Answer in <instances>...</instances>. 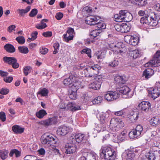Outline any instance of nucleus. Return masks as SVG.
I'll list each match as a JSON object with an SVG mask.
<instances>
[{"label": "nucleus", "instance_id": "nucleus-1", "mask_svg": "<svg viewBox=\"0 0 160 160\" xmlns=\"http://www.w3.org/2000/svg\"><path fill=\"white\" fill-rule=\"evenodd\" d=\"M83 10L84 12H86L87 13L90 15L85 18V22L87 24L90 25H94L95 28H97L98 29H100L101 31L102 29H104L106 28V24L103 21H100L98 22V20L100 18L99 17L92 16L91 13L94 11L91 7L88 6H86L83 8Z\"/></svg>", "mask_w": 160, "mask_h": 160}, {"label": "nucleus", "instance_id": "nucleus-2", "mask_svg": "<svg viewBox=\"0 0 160 160\" xmlns=\"http://www.w3.org/2000/svg\"><path fill=\"white\" fill-rule=\"evenodd\" d=\"M100 157L106 160H114L116 155L115 150L111 148L108 147H102L100 150Z\"/></svg>", "mask_w": 160, "mask_h": 160}, {"label": "nucleus", "instance_id": "nucleus-3", "mask_svg": "<svg viewBox=\"0 0 160 160\" xmlns=\"http://www.w3.org/2000/svg\"><path fill=\"white\" fill-rule=\"evenodd\" d=\"M154 17L150 13H148L143 17H142L140 19L141 23L144 24H146L151 26H156L158 24V21L154 19L156 16L155 13H153Z\"/></svg>", "mask_w": 160, "mask_h": 160}, {"label": "nucleus", "instance_id": "nucleus-4", "mask_svg": "<svg viewBox=\"0 0 160 160\" xmlns=\"http://www.w3.org/2000/svg\"><path fill=\"white\" fill-rule=\"evenodd\" d=\"M58 141V138L52 134L47 135L45 137L41 138V142L43 144H47L48 146L56 144Z\"/></svg>", "mask_w": 160, "mask_h": 160}, {"label": "nucleus", "instance_id": "nucleus-5", "mask_svg": "<svg viewBox=\"0 0 160 160\" xmlns=\"http://www.w3.org/2000/svg\"><path fill=\"white\" fill-rule=\"evenodd\" d=\"M155 67L160 66V50L157 51L153 56L152 59L145 64V66L147 67L148 64Z\"/></svg>", "mask_w": 160, "mask_h": 160}, {"label": "nucleus", "instance_id": "nucleus-6", "mask_svg": "<svg viewBox=\"0 0 160 160\" xmlns=\"http://www.w3.org/2000/svg\"><path fill=\"white\" fill-rule=\"evenodd\" d=\"M124 41L127 43L133 46L137 45L139 41V38L136 35H127L124 37Z\"/></svg>", "mask_w": 160, "mask_h": 160}, {"label": "nucleus", "instance_id": "nucleus-7", "mask_svg": "<svg viewBox=\"0 0 160 160\" xmlns=\"http://www.w3.org/2000/svg\"><path fill=\"white\" fill-rule=\"evenodd\" d=\"M3 60L5 63L11 65L14 69L18 68L19 67V64L17 62L16 58L14 57H4Z\"/></svg>", "mask_w": 160, "mask_h": 160}, {"label": "nucleus", "instance_id": "nucleus-8", "mask_svg": "<svg viewBox=\"0 0 160 160\" xmlns=\"http://www.w3.org/2000/svg\"><path fill=\"white\" fill-rule=\"evenodd\" d=\"M128 80L127 78L125 76H120L117 74L114 78V82L117 87L120 86H123Z\"/></svg>", "mask_w": 160, "mask_h": 160}, {"label": "nucleus", "instance_id": "nucleus-9", "mask_svg": "<svg viewBox=\"0 0 160 160\" xmlns=\"http://www.w3.org/2000/svg\"><path fill=\"white\" fill-rule=\"evenodd\" d=\"M118 93L116 92L108 91L104 95V99L108 101H112L118 98Z\"/></svg>", "mask_w": 160, "mask_h": 160}, {"label": "nucleus", "instance_id": "nucleus-10", "mask_svg": "<svg viewBox=\"0 0 160 160\" xmlns=\"http://www.w3.org/2000/svg\"><path fill=\"white\" fill-rule=\"evenodd\" d=\"M110 118L108 114H104L100 116V120L101 124H102V126L103 127V128H101L100 130H98L97 131L98 132L101 131L103 132L106 130V124L110 120Z\"/></svg>", "mask_w": 160, "mask_h": 160}, {"label": "nucleus", "instance_id": "nucleus-11", "mask_svg": "<svg viewBox=\"0 0 160 160\" xmlns=\"http://www.w3.org/2000/svg\"><path fill=\"white\" fill-rule=\"evenodd\" d=\"M138 107L139 110L147 112L151 109V104L149 102L142 101L139 104Z\"/></svg>", "mask_w": 160, "mask_h": 160}, {"label": "nucleus", "instance_id": "nucleus-12", "mask_svg": "<svg viewBox=\"0 0 160 160\" xmlns=\"http://www.w3.org/2000/svg\"><path fill=\"white\" fill-rule=\"evenodd\" d=\"M117 91L119 92V94H123L129 97V93L131 89L127 86H120L117 88Z\"/></svg>", "mask_w": 160, "mask_h": 160}, {"label": "nucleus", "instance_id": "nucleus-13", "mask_svg": "<svg viewBox=\"0 0 160 160\" xmlns=\"http://www.w3.org/2000/svg\"><path fill=\"white\" fill-rule=\"evenodd\" d=\"M65 152L67 154H71L76 152V147L75 145L72 143H67L65 145Z\"/></svg>", "mask_w": 160, "mask_h": 160}, {"label": "nucleus", "instance_id": "nucleus-14", "mask_svg": "<svg viewBox=\"0 0 160 160\" xmlns=\"http://www.w3.org/2000/svg\"><path fill=\"white\" fill-rule=\"evenodd\" d=\"M77 75L74 73L71 74L69 78L65 79L63 81V83L65 86H70L72 85L73 82L74 81L75 78H77Z\"/></svg>", "mask_w": 160, "mask_h": 160}, {"label": "nucleus", "instance_id": "nucleus-15", "mask_svg": "<svg viewBox=\"0 0 160 160\" xmlns=\"http://www.w3.org/2000/svg\"><path fill=\"white\" fill-rule=\"evenodd\" d=\"M128 12L125 10H121L118 14H116L114 16V18L115 21L118 22H121L122 21L123 17H125V15L127 14V13Z\"/></svg>", "mask_w": 160, "mask_h": 160}, {"label": "nucleus", "instance_id": "nucleus-16", "mask_svg": "<svg viewBox=\"0 0 160 160\" xmlns=\"http://www.w3.org/2000/svg\"><path fill=\"white\" fill-rule=\"evenodd\" d=\"M154 71L151 68H146L143 72L142 77H144L145 80H148L154 74Z\"/></svg>", "mask_w": 160, "mask_h": 160}, {"label": "nucleus", "instance_id": "nucleus-17", "mask_svg": "<svg viewBox=\"0 0 160 160\" xmlns=\"http://www.w3.org/2000/svg\"><path fill=\"white\" fill-rule=\"evenodd\" d=\"M144 133L143 132L139 131L136 129H132L130 132L128 136L129 138L131 139H133L140 137L143 135Z\"/></svg>", "mask_w": 160, "mask_h": 160}, {"label": "nucleus", "instance_id": "nucleus-18", "mask_svg": "<svg viewBox=\"0 0 160 160\" xmlns=\"http://www.w3.org/2000/svg\"><path fill=\"white\" fill-rule=\"evenodd\" d=\"M84 72L85 75L86 77L90 78L98 74L96 73V70L93 71L89 65L84 69Z\"/></svg>", "mask_w": 160, "mask_h": 160}, {"label": "nucleus", "instance_id": "nucleus-19", "mask_svg": "<svg viewBox=\"0 0 160 160\" xmlns=\"http://www.w3.org/2000/svg\"><path fill=\"white\" fill-rule=\"evenodd\" d=\"M121 63L120 58H114L112 60L108 63V66L114 68H117L119 65L121 64Z\"/></svg>", "mask_w": 160, "mask_h": 160}, {"label": "nucleus", "instance_id": "nucleus-20", "mask_svg": "<svg viewBox=\"0 0 160 160\" xmlns=\"http://www.w3.org/2000/svg\"><path fill=\"white\" fill-rule=\"evenodd\" d=\"M70 130L69 128L65 126L62 125L58 128L57 132L58 134L61 136H64L69 132Z\"/></svg>", "mask_w": 160, "mask_h": 160}, {"label": "nucleus", "instance_id": "nucleus-21", "mask_svg": "<svg viewBox=\"0 0 160 160\" xmlns=\"http://www.w3.org/2000/svg\"><path fill=\"white\" fill-rule=\"evenodd\" d=\"M124 154L127 160H133L135 156V153H133L131 148L128 149L125 151Z\"/></svg>", "mask_w": 160, "mask_h": 160}, {"label": "nucleus", "instance_id": "nucleus-22", "mask_svg": "<svg viewBox=\"0 0 160 160\" xmlns=\"http://www.w3.org/2000/svg\"><path fill=\"white\" fill-rule=\"evenodd\" d=\"M42 124L46 126H48L52 124L56 123L57 122V118L56 117H53L45 120L42 121Z\"/></svg>", "mask_w": 160, "mask_h": 160}, {"label": "nucleus", "instance_id": "nucleus-23", "mask_svg": "<svg viewBox=\"0 0 160 160\" xmlns=\"http://www.w3.org/2000/svg\"><path fill=\"white\" fill-rule=\"evenodd\" d=\"M149 122L152 126L157 127L160 124V118L158 117H153L150 120Z\"/></svg>", "mask_w": 160, "mask_h": 160}, {"label": "nucleus", "instance_id": "nucleus-24", "mask_svg": "<svg viewBox=\"0 0 160 160\" xmlns=\"http://www.w3.org/2000/svg\"><path fill=\"white\" fill-rule=\"evenodd\" d=\"M12 131L15 134H21L23 132L24 128L18 125H14L12 127Z\"/></svg>", "mask_w": 160, "mask_h": 160}, {"label": "nucleus", "instance_id": "nucleus-25", "mask_svg": "<svg viewBox=\"0 0 160 160\" xmlns=\"http://www.w3.org/2000/svg\"><path fill=\"white\" fill-rule=\"evenodd\" d=\"M31 6H28L25 9H18L17 12L21 17H24L25 14L27 13L30 10Z\"/></svg>", "mask_w": 160, "mask_h": 160}, {"label": "nucleus", "instance_id": "nucleus-26", "mask_svg": "<svg viewBox=\"0 0 160 160\" xmlns=\"http://www.w3.org/2000/svg\"><path fill=\"white\" fill-rule=\"evenodd\" d=\"M102 32L100 29H96L91 31L90 33L89 36L91 39H94Z\"/></svg>", "mask_w": 160, "mask_h": 160}, {"label": "nucleus", "instance_id": "nucleus-27", "mask_svg": "<svg viewBox=\"0 0 160 160\" xmlns=\"http://www.w3.org/2000/svg\"><path fill=\"white\" fill-rule=\"evenodd\" d=\"M131 26L129 24L123 23L121 24L122 33H127L129 32L130 30Z\"/></svg>", "mask_w": 160, "mask_h": 160}, {"label": "nucleus", "instance_id": "nucleus-28", "mask_svg": "<svg viewBox=\"0 0 160 160\" xmlns=\"http://www.w3.org/2000/svg\"><path fill=\"white\" fill-rule=\"evenodd\" d=\"M6 51L9 53H13L15 51V48L13 46L10 44L7 43L4 47Z\"/></svg>", "mask_w": 160, "mask_h": 160}, {"label": "nucleus", "instance_id": "nucleus-29", "mask_svg": "<svg viewBox=\"0 0 160 160\" xmlns=\"http://www.w3.org/2000/svg\"><path fill=\"white\" fill-rule=\"evenodd\" d=\"M49 93L48 90L45 88L40 89L37 93V94L40 95L41 97H45L48 96Z\"/></svg>", "mask_w": 160, "mask_h": 160}, {"label": "nucleus", "instance_id": "nucleus-30", "mask_svg": "<svg viewBox=\"0 0 160 160\" xmlns=\"http://www.w3.org/2000/svg\"><path fill=\"white\" fill-rule=\"evenodd\" d=\"M85 135L81 133H76L74 136L76 142L78 143L81 142L83 140Z\"/></svg>", "mask_w": 160, "mask_h": 160}, {"label": "nucleus", "instance_id": "nucleus-31", "mask_svg": "<svg viewBox=\"0 0 160 160\" xmlns=\"http://www.w3.org/2000/svg\"><path fill=\"white\" fill-rule=\"evenodd\" d=\"M101 85L100 83H98L97 82H96L94 81L92 83L90 84L89 86L90 88H91L94 90L99 89L101 87Z\"/></svg>", "mask_w": 160, "mask_h": 160}, {"label": "nucleus", "instance_id": "nucleus-32", "mask_svg": "<svg viewBox=\"0 0 160 160\" xmlns=\"http://www.w3.org/2000/svg\"><path fill=\"white\" fill-rule=\"evenodd\" d=\"M113 121L116 124L119 125L120 128L121 127H122L124 126V123L121 119L117 118H112L110 120V123H111V122Z\"/></svg>", "mask_w": 160, "mask_h": 160}, {"label": "nucleus", "instance_id": "nucleus-33", "mask_svg": "<svg viewBox=\"0 0 160 160\" xmlns=\"http://www.w3.org/2000/svg\"><path fill=\"white\" fill-rule=\"evenodd\" d=\"M154 154L153 149H152V150H150L148 153L145 156L146 157L147 159L148 160H155L156 158Z\"/></svg>", "mask_w": 160, "mask_h": 160}, {"label": "nucleus", "instance_id": "nucleus-34", "mask_svg": "<svg viewBox=\"0 0 160 160\" xmlns=\"http://www.w3.org/2000/svg\"><path fill=\"white\" fill-rule=\"evenodd\" d=\"M82 54H86L88 55V56L90 58L92 57L91 52V50L88 48H83L80 52Z\"/></svg>", "mask_w": 160, "mask_h": 160}, {"label": "nucleus", "instance_id": "nucleus-35", "mask_svg": "<svg viewBox=\"0 0 160 160\" xmlns=\"http://www.w3.org/2000/svg\"><path fill=\"white\" fill-rule=\"evenodd\" d=\"M102 100V96H98L91 101L93 104H99Z\"/></svg>", "mask_w": 160, "mask_h": 160}, {"label": "nucleus", "instance_id": "nucleus-36", "mask_svg": "<svg viewBox=\"0 0 160 160\" xmlns=\"http://www.w3.org/2000/svg\"><path fill=\"white\" fill-rule=\"evenodd\" d=\"M47 114V113L46 111L44 109H41L37 112L36 113L37 117L39 118H42L43 117Z\"/></svg>", "mask_w": 160, "mask_h": 160}, {"label": "nucleus", "instance_id": "nucleus-37", "mask_svg": "<svg viewBox=\"0 0 160 160\" xmlns=\"http://www.w3.org/2000/svg\"><path fill=\"white\" fill-rule=\"evenodd\" d=\"M82 101L85 104H88V102L91 101L90 98L87 94H84L81 97Z\"/></svg>", "mask_w": 160, "mask_h": 160}, {"label": "nucleus", "instance_id": "nucleus-38", "mask_svg": "<svg viewBox=\"0 0 160 160\" xmlns=\"http://www.w3.org/2000/svg\"><path fill=\"white\" fill-rule=\"evenodd\" d=\"M125 17H123L122 21L129 22L130 21L132 18V15L129 12L127 13V14L125 15Z\"/></svg>", "mask_w": 160, "mask_h": 160}, {"label": "nucleus", "instance_id": "nucleus-39", "mask_svg": "<svg viewBox=\"0 0 160 160\" xmlns=\"http://www.w3.org/2000/svg\"><path fill=\"white\" fill-rule=\"evenodd\" d=\"M18 50L20 53L23 54H27L29 52L28 48L25 46H19Z\"/></svg>", "mask_w": 160, "mask_h": 160}, {"label": "nucleus", "instance_id": "nucleus-40", "mask_svg": "<svg viewBox=\"0 0 160 160\" xmlns=\"http://www.w3.org/2000/svg\"><path fill=\"white\" fill-rule=\"evenodd\" d=\"M78 78V76L77 77V78H75V80H74V81L73 82V84L78 89H79L80 88H82V82L81 81H79L77 80V78Z\"/></svg>", "mask_w": 160, "mask_h": 160}, {"label": "nucleus", "instance_id": "nucleus-41", "mask_svg": "<svg viewBox=\"0 0 160 160\" xmlns=\"http://www.w3.org/2000/svg\"><path fill=\"white\" fill-rule=\"evenodd\" d=\"M134 5L137 4L140 7H142L146 5L147 3L146 0H135Z\"/></svg>", "mask_w": 160, "mask_h": 160}, {"label": "nucleus", "instance_id": "nucleus-42", "mask_svg": "<svg viewBox=\"0 0 160 160\" xmlns=\"http://www.w3.org/2000/svg\"><path fill=\"white\" fill-rule=\"evenodd\" d=\"M63 37L65 41L68 42L69 41L73 39L74 35H69L68 36H67V33H65L63 34Z\"/></svg>", "mask_w": 160, "mask_h": 160}, {"label": "nucleus", "instance_id": "nucleus-43", "mask_svg": "<svg viewBox=\"0 0 160 160\" xmlns=\"http://www.w3.org/2000/svg\"><path fill=\"white\" fill-rule=\"evenodd\" d=\"M8 151L3 150L0 151V157L2 159L4 160L8 157Z\"/></svg>", "mask_w": 160, "mask_h": 160}, {"label": "nucleus", "instance_id": "nucleus-44", "mask_svg": "<svg viewBox=\"0 0 160 160\" xmlns=\"http://www.w3.org/2000/svg\"><path fill=\"white\" fill-rule=\"evenodd\" d=\"M15 40L17 41L18 43L21 44H24L25 41L24 37L22 36H19L17 37Z\"/></svg>", "mask_w": 160, "mask_h": 160}, {"label": "nucleus", "instance_id": "nucleus-45", "mask_svg": "<svg viewBox=\"0 0 160 160\" xmlns=\"http://www.w3.org/2000/svg\"><path fill=\"white\" fill-rule=\"evenodd\" d=\"M130 117L131 119L136 120L138 117V113L137 112H131L130 114Z\"/></svg>", "mask_w": 160, "mask_h": 160}, {"label": "nucleus", "instance_id": "nucleus-46", "mask_svg": "<svg viewBox=\"0 0 160 160\" xmlns=\"http://www.w3.org/2000/svg\"><path fill=\"white\" fill-rule=\"evenodd\" d=\"M90 67L92 68V70L93 71L96 70V73L98 74L99 70L101 68L100 66L98 64H95L94 65H89Z\"/></svg>", "mask_w": 160, "mask_h": 160}, {"label": "nucleus", "instance_id": "nucleus-47", "mask_svg": "<svg viewBox=\"0 0 160 160\" xmlns=\"http://www.w3.org/2000/svg\"><path fill=\"white\" fill-rule=\"evenodd\" d=\"M103 78L102 75H99L96 76L95 78L94 81L96 82H97L98 83H100V84L101 85L103 81Z\"/></svg>", "mask_w": 160, "mask_h": 160}, {"label": "nucleus", "instance_id": "nucleus-48", "mask_svg": "<svg viewBox=\"0 0 160 160\" xmlns=\"http://www.w3.org/2000/svg\"><path fill=\"white\" fill-rule=\"evenodd\" d=\"M59 46V43L58 42H56L54 44L53 47L54 48V50L53 51V54H55L58 52Z\"/></svg>", "mask_w": 160, "mask_h": 160}, {"label": "nucleus", "instance_id": "nucleus-49", "mask_svg": "<svg viewBox=\"0 0 160 160\" xmlns=\"http://www.w3.org/2000/svg\"><path fill=\"white\" fill-rule=\"evenodd\" d=\"M9 89L6 88H2L0 89V93L2 95H6L9 93Z\"/></svg>", "mask_w": 160, "mask_h": 160}, {"label": "nucleus", "instance_id": "nucleus-50", "mask_svg": "<svg viewBox=\"0 0 160 160\" xmlns=\"http://www.w3.org/2000/svg\"><path fill=\"white\" fill-rule=\"evenodd\" d=\"M68 95L70 99L75 100L77 97V92H68Z\"/></svg>", "mask_w": 160, "mask_h": 160}, {"label": "nucleus", "instance_id": "nucleus-51", "mask_svg": "<svg viewBox=\"0 0 160 160\" xmlns=\"http://www.w3.org/2000/svg\"><path fill=\"white\" fill-rule=\"evenodd\" d=\"M38 10L36 8L32 9L29 14V16L31 17H35L38 13Z\"/></svg>", "mask_w": 160, "mask_h": 160}, {"label": "nucleus", "instance_id": "nucleus-52", "mask_svg": "<svg viewBox=\"0 0 160 160\" xmlns=\"http://www.w3.org/2000/svg\"><path fill=\"white\" fill-rule=\"evenodd\" d=\"M69 87L68 92H77L78 89L76 88L73 84L69 86Z\"/></svg>", "mask_w": 160, "mask_h": 160}, {"label": "nucleus", "instance_id": "nucleus-53", "mask_svg": "<svg viewBox=\"0 0 160 160\" xmlns=\"http://www.w3.org/2000/svg\"><path fill=\"white\" fill-rule=\"evenodd\" d=\"M93 57L95 58H97L98 59H101L104 57V56L102 55V53L99 54V52H96L94 54Z\"/></svg>", "mask_w": 160, "mask_h": 160}, {"label": "nucleus", "instance_id": "nucleus-54", "mask_svg": "<svg viewBox=\"0 0 160 160\" xmlns=\"http://www.w3.org/2000/svg\"><path fill=\"white\" fill-rule=\"evenodd\" d=\"M40 52L42 54L45 55L48 52V49L46 48L42 47L40 48L39 50Z\"/></svg>", "mask_w": 160, "mask_h": 160}, {"label": "nucleus", "instance_id": "nucleus-55", "mask_svg": "<svg viewBox=\"0 0 160 160\" xmlns=\"http://www.w3.org/2000/svg\"><path fill=\"white\" fill-rule=\"evenodd\" d=\"M151 92H152L153 93H157L158 94V95H160V87H155L154 88L152 89Z\"/></svg>", "mask_w": 160, "mask_h": 160}, {"label": "nucleus", "instance_id": "nucleus-56", "mask_svg": "<svg viewBox=\"0 0 160 160\" xmlns=\"http://www.w3.org/2000/svg\"><path fill=\"white\" fill-rule=\"evenodd\" d=\"M0 120L2 122H5L6 120L5 113L3 112H0Z\"/></svg>", "mask_w": 160, "mask_h": 160}, {"label": "nucleus", "instance_id": "nucleus-57", "mask_svg": "<svg viewBox=\"0 0 160 160\" xmlns=\"http://www.w3.org/2000/svg\"><path fill=\"white\" fill-rule=\"evenodd\" d=\"M13 79V77L12 76L6 77L4 78L3 80L6 83H10L12 81Z\"/></svg>", "mask_w": 160, "mask_h": 160}, {"label": "nucleus", "instance_id": "nucleus-58", "mask_svg": "<svg viewBox=\"0 0 160 160\" xmlns=\"http://www.w3.org/2000/svg\"><path fill=\"white\" fill-rule=\"evenodd\" d=\"M74 103L69 102L66 105V110H69L72 111Z\"/></svg>", "mask_w": 160, "mask_h": 160}, {"label": "nucleus", "instance_id": "nucleus-59", "mask_svg": "<svg viewBox=\"0 0 160 160\" xmlns=\"http://www.w3.org/2000/svg\"><path fill=\"white\" fill-rule=\"evenodd\" d=\"M67 33L68 35H73L75 34L74 31L72 28L69 27L67 30Z\"/></svg>", "mask_w": 160, "mask_h": 160}, {"label": "nucleus", "instance_id": "nucleus-60", "mask_svg": "<svg viewBox=\"0 0 160 160\" xmlns=\"http://www.w3.org/2000/svg\"><path fill=\"white\" fill-rule=\"evenodd\" d=\"M42 35L45 37L49 38L52 36V32L51 31H47L43 32L42 34Z\"/></svg>", "mask_w": 160, "mask_h": 160}, {"label": "nucleus", "instance_id": "nucleus-61", "mask_svg": "<svg viewBox=\"0 0 160 160\" xmlns=\"http://www.w3.org/2000/svg\"><path fill=\"white\" fill-rule=\"evenodd\" d=\"M46 24H44L43 25H42L40 24H38L36 25V28L38 29H42L47 27Z\"/></svg>", "mask_w": 160, "mask_h": 160}, {"label": "nucleus", "instance_id": "nucleus-62", "mask_svg": "<svg viewBox=\"0 0 160 160\" xmlns=\"http://www.w3.org/2000/svg\"><path fill=\"white\" fill-rule=\"evenodd\" d=\"M94 42V40L93 39H91L90 37V38H88L85 40V44L86 45L90 44L91 42L93 43Z\"/></svg>", "mask_w": 160, "mask_h": 160}, {"label": "nucleus", "instance_id": "nucleus-63", "mask_svg": "<svg viewBox=\"0 0 160 160\" xmlns=\"http://www.w3.org/2000/svg\"><path fill=\"white\" fill-rule=\"evenodd\" d=\"M81 107L78 105L74 103L72 109V112H74L76 111L81 110Z\"/></svg>", "mask_w": 160, "mask_h": 160}, {"label": "nucleus", "instance_id": "nucleus-64", "mask_svg": "<svg viewBox=\"0 0 160 160\" xmlns=\"http://www.w3.org/2000/svg\"><path fill=\"white\" fill-rule=\"evenodd\" d=\"M96 156L94 154H90L87 156V160H96Z\"/></svg>", "mask_w": 160, "mask_h": 160}]
</instances>
